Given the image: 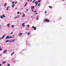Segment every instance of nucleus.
<instances>
[{
  "instance_id": "f257e3e1",
  "label": "nucleus",
  "mask_w": 66,
  "mask_h": 66,
  "mask_svg": "<svg viewBox=\"0 0 66 66\" xmlns=\"http://www.w3.org/2000/svg\"><path fill=\"white\" fill-rule=\"evenodd\" d=\"M44 21H45L46 22H49V20H48V19H46L44 20Z\"/></svg>"
},
{
  "instance_id": "f03ea898",
  "label": "nucleus",
  "mask_w": 66,
  "mask_h": 66,
  "mask_svg": "<svg viewBox=\"0 0 66 66\" xmlns=\"http://www.w3.org/2000/svg\"><path fill=\"white\" fill-rule=\"evenodd\" d=\"M32 29H34V30H36L37 29V28L36 27H35L34 26H33L32 27Z\"/></svg>"
},
{
  "instance_id": "7ed1b4c3",
  "label": "nucleus",
  "mask_w": 66,
  "mask_h": 66,
  "mask_svg": "<svg viewBox=\"0 0 66 66\" xmlns=\"http://www.w3.org/2000/svg\"><path fill=\"white\" fill-rule=\"evenodd\" d=\"M22 34V33H20L18 35V36H19V37H20V36H21V35Z\"/></svg>"
},
{
  "instance_id": "20e7f679",
  "label": "nucleus",
  "mask_w": 66,
  "mask_h": 66,
  "mask_svg": "<svg viewBox=\"0 0 66 66\" xmlns=\"http://www.w3.org/2000/svg\"><path fill=\"white\" fill-rule=\"evenodd\" d=\"M22 26L23 27V28H24V27H25V25H24V23H23L22 24Z\"/></svg>"
},
{
  "instance_id": "39448f33",
  "label": "nucleus",
  "mask_w": 66,
  "mask_h": 66,
  "mask_svg": "<svg viewBox=\"0 0 66 66\" xmlns=\"http://www.w3.org/2000/svg\"><path fill=\"white\" fill-rule=\"evenodd\" d=\"M7 38L8 39H9V36H6V39Z\"/></svg>"
},
{
  "instance_id": "423d86ee",
  "label": "nucleus",
  "mask_w": 66,
  "mask_h": 66,
  "mask_svg": "<svg viewBox=\"0 0 66 66\" xmlns=\"http://www.w3.org/2000/svg\"><path fill=\"white\" fill-rule=\"evenodd\" d=\"M9 7H10V6H9L7 7V9L6 10L7 11H9Z\"/></svg>"
},
{
  "instance_id": "0eeeda50",
  "label": "nucleus",
  "mask_w": 66,
  "mask_h": 66,
  "mask_svg": "<svg viewBox=\"0 0 66 66\" xmlns=\"http://www.w3.org/2000/svg\"><path fill=\"white\" fill-rule=\"evenodd\" d=\"M7 51V50H5V51H4L3 52V53H6V51Z\"/></svg>"
},
{
  "instance_id": "6e6552de",
  "label": "nucleus",
  "mask_w": 66,
  "mask_h": 66,
  "mask_svg": "<svg viewBox=\"0 0 66 66\" xmlns=\"http://www.w3.org/2000/svg\"><path fill=\"white\" fill-rule=\"evenodd\" d=\"M4 36H5V35H4L1 38L2 39H3V38H4Z\"/></svg>"
},
{
  "instance_id": "1a4fd4ad",
  "label": "nucleus",
  "mask_w": 66,
  "mask_h": 66,
  "mask_svg": "<svg viewBox=\"0 0 66 66\" xmlns=\"http://www.w3.org/2000/svg\"><path fill=\"white\" fill-rule=\"evenodd\" d=\"M15 5V4H14L12 5V6L13 7V8H14V6Z\"/></svg>"
},
{
  "instance_id": "9d476101",
  "label": "nucleus",
  "mask_w": 66,
  "mask_h": 66,
  "mask_svg": "<svg viewBox=\"0 0 66 66\" xmlns=\"http://www.w3.org/2000/svg\"><path fill=\"white\" fill-rule=\"evenodd\" d=\"M2 16L3 17V18H5V16L4 15V14H3Z\"/></svg>"
},
{
  "instance_id": "9b49d317",
  "label": "nucleus",
  "mask_w": 66,
  "mask_h": 66,
  "mask_svg": "<svg viewBox=\"0 0 66 66\" xmlns=\"http://www.w3.org/2000/svg\"><path fill=\"white\" fill-rule=\"evenodd\" d=\"M36 2H37V1L36 2H35V3H36V6L37 5V4H36Z\"/></svg>"
},
{
  "instance_id": "f8f14e48",
  "label": "nucleus",
  "mask_w": 66,
  "mask_h": 66,
  "mask_svg": "<svg viewBox=\"0 0 66 66\" xmlns=\"http://www.w3.org/2000/svg\"><path fill=\"white\" fill-rule=\"evenodd\" d=\"M31 7L32 9H34V6H32Z\"/></svg>"
},
{
  "instance_id": "ddd939ff",
  "label": "nucleus",
  "mask_w": 66,
  "mask_h": 66,
  "mask_svg": "<svg viewBox=\"0 0 66 66\" xmlns=\"http://www.w3.org/2000/svg\"><path fill=\"white\" fill-rule=\"evenodd\" d=\"M0 17H1V18L2 19H3V16H2V15L0 16Z\"/></svg>"
},
{
  "instance_id": "4468645a",
  "label": "nucleus",
  "mask_w": 66,
  "mask_h": 66,
  "mask_svg": "<svg viewBox=\"0 0 66 66\" xmlns=\"http://www.w3.org/2000/svg\"><path fill=\"white\" fill-rule=\"evenodd\" d=\"M5 63H6V62H3V63H2V64H5Z\"/></svg>"
},
{
  "instance_id": "2eb2a0df",
  "label": "nucleus",
  "mask_w": 66,
  "mask_h": 66,
  "mask_svg": "<svg viewBox=\"0 0 66 66\" xmlns=\"http://www.w3.org/2000/svg\"><path fill=\"white\" fill-rule=\"evenodd\" d=\"M28 4V3H26L25 5L24 6H26L27 5V4Z\"/></svg>"
},
{
  "instance_id": "dca6fc26",
  "label": "nucleus",
  "mask_w": 66,
  "mask_h": 66,
  "mask_svg": "<svg viewBox=\"0 0 66 66\" xmlns=\"http://www.w3.org/2000/svg\"><path fill=\"white\" fill-rule=\"evenodd\" d=\"M9 41L10 40H6V43H7V42H9Z\"/></svg>"
},
{
  "instance_id": "f3484780",
  "label": "nucleus",
  "mask_w": 66,
  "mask_h": 66,
  "mask_svg": "<svg viewBox=\"0 0 66 66\" xmlns=\"http://www.w3.org/2000/svg\"><path fill=\"white\" fill-rule=\"evenodd\" d=\"M49 8H51V9H52V7L51 6H49Z\"/></svg>"
},
{
  "instance_id": "a211bd4d",
  "label": "nucleus",
  "mask_w": 66,
  "mask_h": 66,
  "mask_svg": "<svg viewBox=\"0 0 66 66\" xmlns=\"http://www.w3.org/2000/svg\"><path fill=\"white\" fill-rule=\"evenodd\" d=\"M23 17H24V16H25V14H24V13H23Z\"/></svg>"
},
{
  "instance_id": "6ab92c4d",
  "label": "nucleus",
  "mask_w": 66,
  "mask_h": 66,
  "mask_svg": "<svg viewBox=\"0 0 66 66\" xmlns=\"http://www.w3.org/2000/svg\"><path fill=\"white\" fill-rule=\"evenodd\" d=\"M15 41V40L14 39H13L12 40V41H11V42H14Z\"/></svg>"
},
{
  "instance_id": "aec40b11",
  "label": "nucleus",
  "mask_w": 66,
  "mask_h": 66,
  "mask_svg": "<svg viewBox=\"0 0 66 66\" xmlns=\"http://www.w3.org/2000/svg\"><path fill=\"white\" fill-rule=\"evenodd\" d=\"M37 20H38V15L37 16Z\"/></svg>"
},
{
  "instance_id": "412c9836",
  "label": "nucleus",
  "mask_w": 66,
  "mask_h": 66,
  "mask_svg": "<svg viewBox=\"0 0 66 66\" xmlns=\"http://www.w3.org/2000/svg\"><path fill=\"white\" fill-rule=\"evenodd\" d=\"M38 2H41V0H40L39 1H38Z\"/></svg>"
},
{
  "instance_id": "4be33fe9",
  "label": "nucleus",
  "mask_w": 66,
  "mask_h": 66,
  "mask_svg": "<svg viewBox=\"0 0 66 66\" xmlns=\"http://www.w3.org/2000/svg\"><path fill=\"white\" fill-rule=\"evenodd\" d=\"M7 66H10V64H8Z\"/></svg>"
},
{
  "instance_id": "5701e85b",
  "label": "nucleus",
  "mask_w": 66,
  "mask_h": 66,
  "mask_svg": "<svg viewBox=\"0 0 66 66\" xmlns=\"http://www.w3.org/2000/svg\"><path fill=\"white\" fill-rule=\"evenodd\" d=\"M12 28H14V25L12 26Z\"/></svg>"
},
{
  "instance_id": "b1692460",
  "label": "nucleus",
  "mask_w": 66,
  "mask_h": 66,
  "mask_svg": "<svg viewBox=\"0 0 66 66\" xmlns=\"http://www.w3.org/2000/svg\"><path fill=\"white\" fill-rule=\"evenodd\" d=\"M12 38V36L9 37V38Z\"/></svg>"
},
{
  "instance_id": "393cba45",
  "label": "nucleus",
  "mask_w": 66,
  "mask_h": 66,
  "mask_svg": "<svg viewBox=\"0 0 66 66\" xmlns=\"http://www.w3.org/2000/svg\"><path fill=\"white\" fill-rule=\"evenodd\" d=\"M6 3H5L4 5V6H6Z\"/></svg>"
},
{
  "instance_id": "a878e982",
  "label": "nucleus",
  "mask_w": 66,
  "mask_h": 66,
  "mask_svg": "<svg viewBox=\"0 0 66 66\" xmlns=\"http://www.w3.org/2000/svg\"><path fill=\"white\" fill-rule=\"evenodd\" d=\"M9 26H10V23H9L8 24V27L9 28Z\"/></svg>"
},
{
  "instance_id": "bb28decb",
  "label": "nucleus",
  "mask_w": 66,
  "mask_h": 66,
  "mask_svg": "<svg viewBox=\"0 0 66 66\" xmlns=\"http://www.w3.org/2000/svg\"><path fill=\"white\" fill-rule=\"evenodd\" d=\"M14 2H13L12 3V4H14Z\"/></svg>"
},
{
  "instance_id": "cd10ccee",
  "label": "nucleus",
  "mask_w": 66,
  "mask_h": 66,
  "mask_svg": "<svg viewBox=\"0 0 66 66\" xmlns=\"http://www.w3.org/2000/svg\"><path fill=\"white\" fill-rule=\"evenodd\" d=\"M40 5V3H39V4L38 5V6H39Z\"/></svg>"
},
{
  "instance_id": "c85d7f7f",
  "label": "nucleus",
  "mask_w": 66,
  "mask_h": 66,
  "mask_svg": "<svg viewBox=\"0 0 66 66\" xmlns=\"http://www.w3.org/2000/svg\"><path fill=\"white\" fill-rule=\"evenodd\" d=\"M2 50V48H0V51H1Z\"/></svg>"
},
{
  "instance_id": "c756f323",
  "label": "nucleus",
  "mask_w": 66,
  "mask_h": 66,
  "mask_svg": "<svg viewBox=\"0 0 66 66\" xmlns=\"http://www.w3.org/2000/svg\"><path fill=\"white\" fill-rule=\"evenodd\" d=\"M29 34H30V33L29 32H28L27 34L28 35H29Z\"/></svg>"
},
{
  "instance_id": "7c9ffc66",
  "label": "nucleus",
  "mask_w": 66,
  "mask_h": 66,
  "mask_svg": "<svg viewBox=\"0 0 66 66\" xmlns=\"http://www.w3.org/2000/svg\"><path fill=\"white\" fill-rule=\"evenodd\" d=\"M11 56H12V55H13V53H11Z\"/></svg>"
},
{
  "instance_id": "2f4dec72",
  "label": "nucleus",
  "mask_w": 66,
  "mask_h": 66,
  "mask_svg": "<svg viewBox=\"0 0 66 66\" xmlns=\"http://www.w3.org/2000/svg\"><path fill=\"white\" fill-rule=\"evenodd\" d=\"M15 4H16V3H17V2H15Z\"/></svg>"
},
{
  "instance_id": "473e14b6",
  "label": "nucleus",
  "mask_w": 66,
  "mask_h": 66,
  "mask_svg": "<svg viewBox=\"0 0 66 66\" xmlns=\"http://www.w3.org/2000/svg\"><path fill=\"white\" fill-rule=\"evenodd\" d=\"M35 13H36V12H37V11H36V10H35Z\"/></svg>"
},
{
  "instance_id": "72a5a7b5",
  "label": "nucleus",
  "mask_w": 66,
  "mask_h": 66,
  "mask_svg": "<svg viewBox=\"0 0 66 66\" xmlns=\"http://www.w3.org/2000/svg\"><path fill=\"white\" fill-rule=\"evenodd\" d=\"M13 34V32H12L11 33H10V34Z\"/></svg>"
},
{
  "instance_id": "f704fd0d",
  "label": "nucleus",
  "mask_w": 66,
  "mask_h": 66,
  "mask_svg": "<svg viewBox=\"0 0 66 66\" xmlns=\"http://www.w3.org/2000/svg\"><path fill=\"white\" fill-rule=\"evenodd\" d=\"M17 14H19V12H18L17 13Z\"/></svg>"
},
{
  "instance_id": "c9c22d12",
  "label": "nucleus",
  "mask_w": 66,
  "mask_h": 66,
  "mask_svg": "<svg viewBox=\"0 0 66 66\" xmlns=\"http://www.w3.org/2000/svg\"><path fill=\"white\" fill-rule=\"evenodd\" d=\"M38 13H35L36 15H37V14H38Z\"/></svg>"
},
{
  "instance_id": "e433bc0d",
  "label": "nucleus",
  "mask_w": 66,
  "mask_h": 66,
  "mask_svg": "<svg viewBox=\"0 0 66 66\" xmlns=\"http://www.w3.org/2000/svg\"><path fill=\"white\" fill-rule=\"evenodd\" d=\"M32 3H34V1L32 2Z\"/></svg>"
},
{
  "instance_id": "4c0bfd02",
  "label": "nucleus",
  "mask_w": 66,
  "mask_h": 66,
  "mask_svg": "<svg viewBox=\"0 0 66 66\" xmlns=\"http://www.w3.org/2000/svg\"><path fill=\"white\" fill-rule=\"evenodd\" d=\"M28 27H30V25H28Z\"/></svg>"
},
{
  "instance_id": "58836bf2",
  "label": "nucleus",
  "mask_w": 66,
  "mask_h": 66,
  "mask_svg": "<svg viewBox=\"0 0 66 66\" xmlns=\"http://www.w3.org/2000/svg\"><path fill=\"white\" fill-rule=\"evenodd\" d=\"M1 65H2V64L0 63V66H1Z\"/></svg>"
},
{
  "instance_id": "ea45409f",
  "label": "nucleus",
  "mask_w": 66,
  "mask_h": 66,
  "mask_svg": "<svg viewBox=\"0 0 66 66\" xmlns=\"http://www.w3.org/2000/svg\"><path fill=\"white\" fill-rule=\"evenodd\" d=\"M18 17V16H15V18H16V17Z\"/></svg>"
},
{
  "instance_id": "a19ab883",
  "label": "nucleus",
  "mask_w": 66,
  "mask_h": 66,
  "mask_svg": "<svg viewBox=\"0 0 66 66\" xmlns=\"http://www.w3.org/2000/svg\"><path fill=\"white\" fill-rule=\"evenodd\" d=\"M2 56V55L0 54V56Z\"/></svg>"
},
{
  "instance_id": "79ce46f5",
  "label": "nucleus",
  "mask_w": 66,
  "mask_h": 66,
  "mask_svg": "<svg viewBox=\"0 0 66 66\" xmlns=\"http://www.w3.org/2000/svg\"><path fill=\"white\" fill-rule=\"evenodd\" d=\"M36 4H38V3H37V2H36Z\"/></svg>"
},
{
  "instance_id": "37998d69",
  "label": "nucleus",
  "mask_w": 66,
  "mask_h": 66,
  "mask_svg": "<svg viewBox=\"0 0 66 66\" xmlns=\"http://www.w3.org/2000/svg\"><path fill=\"white\" fill-rule=\"evenodd\" d=\"M46 11H45V14H46Z\"/></svg>"
},
{
  "instance_id": "c03bdc74",
  "label": "nucleus",
  "mask_w": 66,
  "mask_h": 66,
  "mask_svg": "<svg viewBox=\"0 0 66 66\" xmlns=\"http://www.w3.org/2000/svg\"><path fill=\"white\" fill-rule=\"evenodd\" d=\"M31 18H32V17H33V16H31Z\"/></svg>"
},
{
  "instance_id": "a18cd8bd",
  "label": "nucleus",
  "mask_w": 66,
  "mask_h": 66,
  "mask_svg": "<svg viewBox=\"0 0 66 66\" xmlns=\"http://www.w3.org/2000/svg\"><path fill=\"white\" fill-rule=\"evenodd\" d=\"M27 11H29V10H28V9H27Z\"/></svg>"
},
{
  "instance_id": "49530a36",
  "label": "nucleus",
  "mask_w": 66,
  "mask_h": 66,
  "mask_svg": "<svg viewBox=\"0 0 66 66\" xmlns=\"http://www.w3.org/2000/svg\"><path fill=\"white\" fill-rule=\"evenodd\" d=\"M12 37H13V38H14V36H12Z\"/></svg>"
},
{
  "instance_id": "de8ad7c7",
  "label": "nucleus",
  "mask_w": 66,
  "mask_h": 66,
  "mask_svg": "<svg viewBox=\"0 0 66 66\" xmlns=\"http://www.w3.org/2000/svg\"><path fill=\"white\" fill-rule=\"evenodd\" d=\"M62 1H65V0H62Z\"/></svg>"
},
{
  "instance_id": "09e8293b",
  "label": "nucleus",
  "mask_w": 66,
  "mask_h": 66,
  "mask_svg": "<svg viewBox=\"0 0 66 66\" xmlns=\"http://www.w3.org/2000/svg\"><path fill=\"white\" fill-rule=\"evenodd\" d=\"M32 12H33V9H32Z\"/></svg>"
},
{
  "instance_id": "8fccbe9b",
  "label": "nucleus",
  "mask_w": 66,
  "mask_h": 66,
  "mask_svg": "<svg viewBox=\"0 0 66 66\" xmlns=\"http://www.w3.org/2000/svg\"><path fill=\"white\" fill-rule=\"evenodd\" d=\"M29 0H28V2L29 1Z\"/></svg>"
},
{
  "instance_id": "3c124183",
  "label": "nucleus",
  "mask_w": 66,
  "mask_h": 66,
  "mask_svg": "<svg viewBox=\"0 0 66 66\" xmlns=\"http://www.w3.org/2000/svg\"><path fill=\"white\" fill-rule=\"evenodd\" d=\"M26 12H27V11H26V12H25V13H26Z\"/></svg>"
},
{
  "instance_id": "603ef678",
  "label": "nucleus",
  "mask_w": 66,
  "mask_h": 66,
  "mask_svg": "<svg viewBox=\"0 0 66 66\" xmlns=\"http://www.w3.org/2000/svg\"><path fill=\"white\" fill-rule=\"evenodd\" d=\"M14 52H13V54H14Z\"/></svg>"
},
{
  "instance_id": "864d4df0",
  "label": "nucleus",
  "mask_w": 66,
  "mask_h": 66,
  "mask_svg": "<svg viewBox=\"0 0 66 66\" xmlns=\"http://www.w3.org/2000/svg\"><path fill=\"white\" fill-rule=\"evenodd\" d=\"M16 10H17V8H16Z\"/></svg>"
},
{
  "instance_id": "5fc2aeb1",
  "label": "nucleus",
  "mask_w": 66,
  "mask_h": 66,
  "mask_svg": "<svg viewBox=\"0 0 66 66\" xmlns=\"http://www.w3.org/2000/svg\"><path fill=\"white\" fill-rule=\"evenodd\" d=\"M22 10H23V8H22Z\"/></svg>"
},
{
  "instance_id": "6e6d98bb",
  "label": "nucleus",
  "mask_w": 66,
  "mask_h": 66,
  "mask_svg": "<svg viewBox=\"0 0 66 66\" xmlns=\"http://www.w3.org/2000/svg\"><path fill=\"white\" fill-rule=\"evenodd\" d=\"M32 0H31V2H32Z\"/></svg>"
},
{
  "instance_id": "4d7b16f0",
  "label": "nucleus",
  "mask_w": 66,
  "mask_h": 66,
  "mask_svg": "<svg viewBox=\"0 0 66 66\" xmlns=\"http://www.w3.org/2000/svg\"><path fill=\"white\" fill-rule=\"evenodd\" d=\"M34 1H35V0H34Z\"/></svg>"
},
{
  "instance_id": "13d9d810",
  "label": "nucleus",
  "mask_w": 66,
  "mask_h": 66,
  "mask_svg": "<svg viewBox=\"0 0 66 66\" xmlns=\"http://www.w3.org/2000/svg\"><path fill=\"white\" fill-rule=\"evenodd\" d=\"M18 17H19V15H18Z\"/></svg>"
},
{
  "instance_id": "bf43d9fd",
  "label": "nucleus",
  "mask_w": 66,
  "mask_h": 66,
  "mask_svg": "<svg viewBox=\"0 0 66 66\" xmlns=\"http://www.w3.org/2000/svg\"><path fill=\"white\" fill-rule=\"evenodd\" d=\"M0 10H1V9L0 8Z\"/></svg>"
},
{
  "instance_id": "052dcab7",
  "label": "nucleus",
  "mask_w": 66,
  "mask_h": 66,
  "mask_svg": "<svg viewBox=\"0 0 66 66\" xmlns=\"http://www.w3.org/2000/svg\"><path fill=\"white\" fill-rule=\"evenodd\" d=\"M1 40V38H0V40Z\"/></svg>"
},
{
  "instance_id": "680f3d73",
  "label": "nucleus",
  "mask_w": 66,
  "mask_h": 66,
  "mask_svg": "<svg viewBox=\"0 0 66 66\" xmlns=\"http://www.w3.org/2000/svg\"><path fill=\"white\" fill-rule=\"evenodd\" d=\"M0 27H1V25H0Z\"/></svg>"
},
{
  "instance_id": "e2e57ef3",
  "label": "nucleus",
  "mask_w": 66,
  "mask_h": 66,
  "mask_svg": "<svg viewBox=\"0 0 66 66\" xmlns=\"http://www.w3.org/2000/svg\"><path fill=\"white\" fill-rule=\"evenodd\" d=\"M21 13H20V15H21Z\"/></svg>"
},
{
  "instance_id": "0e129e2a",
  "label": "nucleus",
  "mask_w": 66,
  "mask_h": 66,
  "mask_svg": "<svg viewBox=\"0 0 66 66\" xmlns=\"http://www.w3.org/2000/svg\"><path fill=\"white\" fill-rule=\"evenodd\" d=\"M0 29H1V28L0 27Z\"/></svg>"
},
{
  "instance_id": "69168bd1",
  "label": "nucleus",
  "mask_w": 66,
  "mask_h": 66,
  "mask_svg": "<svg viewBox=\"0 0 66 66\" xmlns=\"http://www.w3.org/2000/svg\"><path fill=\"white\" fill-rule=\"evenodd\" d=\"M0 48H1V47L0 46Z\"/></svg>"
},
{
  "instance_id": "338daca9",
  "label": "nucleus",
  "mask_w": 66,
  "mask_h": 66,
  "mask_svg": "<svg viewBox=\"0 0 66 66\" xmlns=\"http://www.w3.org/2000/svg\"><path fill=\"white\" fill-rule=\"evenodd\" d=\"M60 19H61V18Z\"/></svg>"
},
{
  "instance_id": "774afa93",
  "label": "nucleus",
  "mask_w": 66,
  "mask_h": 66,
  "mask_svg": "<svg viewBox=\"0 0 66 66\" xmlns=\"http://www.w3.org/2000/svg\"><path fill=\"white\" fill-rule=\"evenodd\" d=\"M10 0L11 1V0Z\"/></svg>"
}]
</instances>
